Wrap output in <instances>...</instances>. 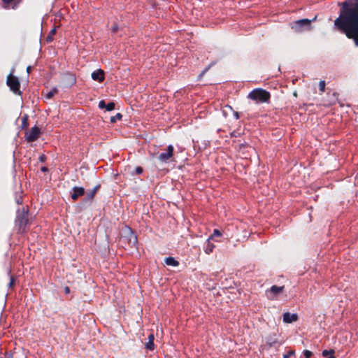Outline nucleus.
<instances>
[{
  "label": "nucleus",
  "mask_w": 358,
  "mask_h": 358,
  "mask_svg": "<svg viewBox=\"0 0 358 358\" xmlns=\"http://www.w3.org/2000/svg\"><path fill=\"white\" fill-rule=\"evenodd\" d=\"M339 15L334 20V30L338 31L358 46V0H345L338 2Z\"/></svg>",
  "instance_id": "nucleus-1"
},
{
  "label": "nucleus",
  "mask_w": 358,
  "mask_h": 358,
  "mask_svg": "<svg viewBox=\"0 0 358 358\" xmlns=\"http://www.w3.org/2000/svg\"><path fill=\"white\" fill-rule=\"evenodd\" d=\"M248 98L255 101L256 103H268L271 94L262 88H256L248 94Z\"/></svg>",
  "instance_id": "nucleus-2"
},
{
  "label": "nucleus",
  "mask_w": 358,
  "mask_h": 358,
  "mask_svg": "<svg viewBox=\"0 0 358 358\" xmlns=\"http://www.w3.org/2000/svg\"><path fill=\"white\" fill-rule=\"evenodd\" d=\"M122 240L124 243H127L130 248H138L137 235L130 227L125 226L122 229Z\"/></svg>",
  "instance_id": "nucleus-3"
},
{
  "label": "nucleus",
  "mask_w": 358,
  "mask_h": 358,
  "mask_svg": "<svg viewBox=\"0 0 358 358\" xmlns=\"http://www.w3.org/2000/svg\"><path fill=\"white\" fill-rule=\"evenodd\" d=\"M279 334L278 329L276 331L269 334L268 336L265 337V343L262 345L263 350H268L273 347L280 346L282 344V342L279 341Z\"/></svg>",
  "instance_id": "nucleus-4"
},
{
  "label": "nucleus",
  "mask_w": 358,
  "mask_h": 358,
  "mask_svg": "<svg viewBox=\"0 0 358 358\" xmlns=\"http://www.w3.org/2000/svg\"><path fill=\"white\" fill-rule=\"evenodd\" d=\"M28 211L24 210L17 211L15 218V225L18 227V231L24 232L25 231L26 226L28 223Z\"/></svg>",
  "instance_id": "nucleus-5"
},
{
  "label": "nucleus",
  "mask_w": 358,
  "mask_h": 358,
  "mask_svg": "<svg viewBox=\"0 0 358 358\" xmlns=\"http://www.w3.org/2000/svg\"><path fill=\"white\" fill-rule=\"evenodd\" d=\"M315 19L316 17H315L313 20L304 18L294 21L292 24V29L296 32H301L306 29H310L311 22L315 21Z\"/></svg>",
  "instance_id": "nucleus-6"
},
{
  "label": "nucleus",
  "mask_w": 358,
  "mask_h": 358,
  "mask_svg": "<svg viewBox=\"0 0 358 358\" xmlns=\"http://www.w3.org/2000/svg\"><path fill=\"white\" fill-rule=\"evenodd\" d=\"M6 84L10 87V90L15 94L18 95L21 94V91L20 89V83L19 79L17 76H13L12 73L8 76Z\"/></svg>",
  "instance_id": "nucleus-7"
},
{
  "label": "nucleus",
  "mask_w": 358,
  "mask_h": 358,
  "mask_svg": "<svg viewBox=\"0 0 358 358\" xmlns=\"http://www.w3.org/2000/svg\"><path fill=\"white\" fill-rule=\"evenodd\" d=\"M41 134V129L38 127H33L29 131L25 133V139L27 142L31 143L36 141Z\"/></svg>",
  "instance_id": "nucleus-8"
},
{
  "label": "nucleus",
  "mask_w": 358,
  "mask_h": 358,
  "mask_svg": "<svg viewBox=\"0 0 358 358\" xmlns=\"http://www.w3.org/2000/svg\"><path fill=\"white\" fill-rule=\"evenodd\" d=\"M174 152V148L172 145L167 147L166 151L162 152L158 155V159L161 162L167 163L169 159L173 157Z\"/></svg>",
  "instance_id": "nucleus-9"
},
{
  "label": "nucleus",
  "mask_w": 358,
  "mask_h": 358,
  "mask_svg": "<svg viewBox=\"0 0 358 358\" xmlns=\"http://www.w3.org/2000/svg\"><path fill=\"white\" fill-rule=\"evenodd\" d=\"M284 288V286H271L269 289L266 291L267 298L271 300L274 299L279 294L283 291Z\"/></svg>",
  "instance_id": "nucleus-10"
},
{
  "label": "nucleus",
  "mask_w": 358,
  "mask_h": 358,
  "mask_svg": "<svg viewBox=\"0 0 358 358\" xmlns=\"http://www.w3.org/2000/svg\"><path fill=\"white\" fill-rule=\"evenodd\" d=\"M85 194V189L83 187L74 186L72 188V192L70 193L71 198L73 201H76L79 197Z\"/></svg>",
  "instance_id": "nucleus-11"
},
{
  "label": "nucleus",
  "mask_w": 358,
  "mask_h": 358,
  "mask_svg": "<svg viewBox=\"0 0 358 358\" xmlns=\"http://www.w3.org/2000/svg\"><path fill=\"white\" fill-rule=\"evenodd\" d=\"M92 78L99 83H102L105 80V72L101 69H99L92 73Z\"/></svg>",
  "instance_id": "nucleus-12"
},
{
  "label": "nucleus",
  "mask_w": 358,
  "mask_h": 358,
  "mask_svg": "<svg viewBox=\"0 0 358 358\" xmlns=\"http://www.w3.org/2000/svg\"><path fill=\"white\" fill-rule=\"evenodd\" d=\"M283 322L285 323H292L298 320L299 317L296 313H285L282 315Z\"/></svg>",
  "instance_id": "nucleus-13"
},
{
  "label": "nucleus",
  "mask_w": 358,
  "mask_h": 358,
  "mask_svg": "<svg viewBox=\"0 0 358 358\" xmlns=\"http://www.w3.org/2000/svg\"><path fill=\"white\" fill-rule=\"evenodd\" d=\"M215 248V245L211 243V238H208L203 245L204 252L206 254L210 255L211 252H213Z\"/></svg>",
  "instance_id": "nucleus-14"
},
{
  "label": "nucleus",
  "mask_w": 358,
  "mask_h": 358,
  "mask_svg": "<svg viewBox=\"0 0 358 358\" xmlns=\"http://www.w3.org/2000/svg\"><path fill=\"white\" fill-rule=\"evenodd\" d=\"M155 336L153 334H150L148 336V341L145 343V348L148 350L152 351L155 349L154 343Z\"/></svg>",
  "instance_id": "nucleus-15"
},
{
  "label": "nucleus",
  "mask_w": 358,
  "mask_h": 358,
  "mask_svg": "<svg viewBox=\"0 0 358 358\" xmlns=\"http://www.w3.org/2000/svg\"><path fill=\"white\" fill-rule=\"evenodd\" d=\"M164 262L168 266H178L179 265V262L176 260L174 257H168L164 259Z\"/></svg>",
  "instance_id": "nucleus-16"
},
{
  "label": "nucleus",
  "mask_w": 358,
  "mask_h": 358,
  "mask_svg": "<svg viewBox=\"0 0 358 358\" xmlns=\"http://www.w3.org/2000/svg\"><path fill=\"white\" fill-rule=\"evenodd\" d=\"M3 3H4L3 8H8L9 4L11 3H13V5L12 6V8L15 9L20 3V1L17 0H2Z\"/></svg>",
  "instance_id": "nucleus-17"
},
{
  "label": "nucleus",
  "mask_w": 358,
  "mask_h": 358,
  "mask_svg": "<svg viewBox=\"0 0 358 358\" xmlns=\"http://www.w3.org/2000/svg\"><path fill=\"white\" fill-rule=\"evenodd\" d=\"M57 28L54 27L49 32L48 35L45 38V41L48 43H51L54 40V35L56 34Z\"/></svg>",
  "instance_id": "nucleus-18"
},
{
  "label": "nucleus",
  "mask_w": 358,
  "mask_h": 358,
  "mask_svg": "<svg viewBox=\"0 0 358 358\" xmlns=\"http://www.w3.org/2000/svg\"><path fill=\"white\" fill-rule=\"evenodd\" d=\"M335 351L334 350H324L322 351V356L326 358H336L334 356Z\"/></svg>",
  "instance_id": "nucleus-19"
},
{
  "label": "nucleus",
  "mask_w": 358,
  "mask_h": 358,
  "mask_svg": "<svg viewBox=\"0 0 358 358\" xmlns=\"http://www.w3.org/2000/svg\"><path fill=\"white\" fill-rule=\"evenodd\" d=\"M100 188H101V185L98 184L91 191L87 192V194L89 196V197H90L92 199H93L95 194L99 190Z\"/></svg>",
  "instance_id": "nucleus-20"
},
{
  "label": "nucleus",
  "mask_w": 358,
  "mask_h": 358,
  "mask_svg": "<svg viewBox=\"0 0 358 358\" xmlns=\"http://www.w3.org/2000/svg\"><path fill=\"white\" fill-rule=\"evenodd\" d=\"M28 120H29V116L27 114H24V115L22 117V129H27V127H28Z\"/></svg>",
  "instance_id": "nucleus-21"
},
{
  "label": "nucleus",
  "mask_w": 358,
  "mask_h": 358,
  "mask_svg": "<svg viewBox=\"0 0 358 358\" xmlns=\"http://www.w3.org/2000/svg\"><path fill=\"white\" fill-rule=\"evenodd\" d=\"M93 199H92L87 194H86V196L83 198V199L81 201V204L84 206H90L92 205Z\"/></svg>",
  "instance_id": "nucleus-22"
},
{
  "label": "nucleus",
  "mask_w": 358,
  "mask_h": 358,
  "mask_svg": "<svg viewBox=\"0 0 358 358\" xmlns=\"http://www.w3.org/2000/svg\"><path fill=\"white\" fill-rule=\"evenodd\" d=\"M58 92V90L57 88H53L52 90H51L50 92H48L46 95H45V97L46 99H52L54 95Z\"/></svg>",
  "instance_id": "nucleus-23"
},
{
  "label": "nucleus",
  "mask_w": 358,
  "mask_h": 358,
  "mask_svg": "<svg viewBox=\"0 0 358 358\" xmlns=\"http://www.w3.org/2000/svg\"><path fill=\"white\" fill-rule=\"evenodd\" d=\"M8 275L10 276V282L8 285V288H12L14 285L15 278L11 275V271H8Z\"/></svg>",
  "instance_id": "nucleus-24"
},
{
  "label": "nucleus",
  "mask_w": 358,
  "mask_h": 358,
  "mask_svg": "<svg viewBox=\"0 0 358 358\" xmlns=\"http://www.w3.org/2000/svg\"><path fill=\"white\" fill-rule=\"evenodd\" d=\"M122 118V115L120 113H117L115 116H112L110 117V122L115 123L117 120H120Z\"/></svg>",
  "instance_id": "nucleus-25"
},
{
  "label": "nucleus",
  "mask_w": 358,
  "mask_h": 358,
  "mask_svg": "<svg viewBox=\"0 0 358 358\" xmlns=\"http://www.w3.org/2000/svg\"><path fill=\"white\" fill-rule=\"evenodd\" d=\"M76 78L75 76L73 74H69L68 75V83L70 85H73L76 83Z\"/></svg>",
  "instance_id": "nucleus-26"
},
{
  "label": "nucleus",
  "mask_w": 358,
  "mask_h": 358,
  "mask_svg": "<svg viewBox=\"0 0 358 358\" xmlns=\"http://www.w3.org/2000/svg\"><path fill=\"white\" fill-rule=\"evenodd\" d=\"M115 108V103L113 101H110L106 103V110L107 111H112Z\"/></svg>",
  "instance_id": "nucleus-27"
},
{
  "label": "nucleus",
  "mask_w": 358,
  "mask_h": 358,
  "mask_svg": "<svg viewBox=\"0 0 358 358\" xmlns=\"http://www.w3.org/2000/svg\"><path fill=\"white\" fill-rule=\"evenodd\" d=\"M222 236V233L219 229H215L212 235L209 236L211 238V240L214 238V237H220Z\"/></svg>",
  "instance_id": "nucleus-28"
},
{
  "label": "nucleus",
  "mask_w": 358,
  "mask_h": 358,
  "mask_svg": "<svg viewBox=\"0 0 358 358\" xmlns=\"http://www.w3.org/2000/svg\"><path fill=\"white\" fill-rule=\"evenodd\" d=\"M325 81L320 80L319 83V90L322 92H324L325 90Z\"/></svg>",
  "instance_id": "nucleus-29"
},
{
  "label": "nucleus",
  "mask_w": 358,
  "mask_h": 358,
  "mask_svg": "<svg viewBox=\"0 0 358 358\" xmlns=\"http://www.w3.org/2000/svg\"><path fill=\"white\" fill-rule=\"evenodd\" d=\"M134 172L137 175H140L143 172V169L141 166H136Z\"/></svg>",
  "instance_id": "nucleus-30"
},
{
  "label": "nucleus",
  "mask_w": 358,
  "mask_h": 358,
  "mask_svg": "<svg viewBox=\"0 0 358 358\" xmlns=\"http://www.w3.org/2000/svg\"><path fill=\"white\" fill-rule=\"evenodd\" d=\"M106 103L104 100H101L99 102V108L103 109V108H106Z\"/></svg>",
  "instance_id": "nucleus-31"
},
{
  "label": "nucleus",
  "mask_w": 358,
  "mask_h": 358,
  "mask_svg": "<svg viewBox=\"0 0 358 358\" xmlns=\"http://www.w3.org/2000/svg\"><path fill=\"white\" fill-rule=\"evenodd\" d=\"M303 354L305 357H310L313 355V352L308 350H303Z\"/></svg>",
  "instance_id": "nucleus-32"
},
{
  "label": "nucleus",
  "mask_w": 358,
  "mask_h": 358,
  "mask_svg": "<svg viewBox=\"0 0 358 358\" xmlns=\"http://www.w3.org/2000/svg\"><path fill=\"white\" fill-rule=\"evenodd\" d=\"M294 350H289L287 354L283 355V358H289L291 356L294 355Z\"/></svg>",
  "instance_id": "nucleus-33"
},
{
  "label": "nucleus",
  "mask_w": 358,
  "mask_h": 358,
  "mask_svg": "<svg viewBox=\"0 0 358 358\" xmlns=\"http://www.w3.org/2000/svg\"><path fill=\"white\" fill-rule=\"evenodd\" d=\"M241 132H239L238 131H234L231 133V137H239L241 136Z\"/></svg>",
  "instance_id": "nucleus-34"
},
{
  "label": "nucleus",
  "mask_w": 358,
  "mask_h": 358,
  "mask_svg": "<svg viewBox=\"0 0 358 358\" xmlns=\"http://www.w3.org/2000/svg\"><path fill=\"white\" fill-rule=\"evenodd\" d=\"M46 159H47V157L44 154H42L38 157V160L41 162H45L46 161Z\"/></svg>",
  "instance_id": "nucleus-35"
},
{
  "label": "nucleus",
  "mask_w": 358,
  "mask_h": 358,
  "mask_svg": "<svg viewBox=\"0 0 358 358\" xmlns=\"http://www.w3.org/2000/svg\"><path fill=\"white\" fill-rule=\"evenodd\" d=\"M213 65V64H209L208 66H206L202 71H203V73H206L209 69Z\"/></svg>",
  "instance_id": "nucleus-36"
},
{
  "label": "nucleus",
  "mask_w": 358,
  "mask_h": 358,
  "mask_svg": "<svg viewBox=\"0 0 358 358\" xmlns=\"http://www.w3.org/2000/svg\"><path fill=\"white\" fill-rule=\"evenodd\" d=\"M213 65V64H209L208 66H206L202 71H203V73H206L209 69Z\"/></svg>",
  "instance_id": "nucleus-37"
},
{
  "label": "nucleus",
  "mask_w": 358,
  "mask_h": 358,
  "mask_svg": "<svg viewBox=\"0 0 358 358\" xmlns=\"http://www.w3.org/2000/svg\"><path fill=\"white\" fill-rule=\"evenodd\" d=\"M41 171L43 173H47L49 171V169L47 166H42Z\"/></svg>",
  "instance_id": "nucleus-38"
},
{
  "label": "nucleus",
  "mask_w": 358,
  "mask_h": 358,
  "mask_svg": "<svg viewBox=\"0 0 358 358\" xmlns=\"http://www.w3.org/2000/svg\"><path fill=\"white\" fill-rule=\"evenodd\" d=\"M64 293H65L66 294H69V293H70V292H71L70 288H69L68 286H66V287H64Z\"/></svg>",
  "instance_id": "nucleus-39"
},
{
  "label": "nucleus",
  "mask_w": 358,
  "mask_h": 358,
  "mask_svg": "<svg viewBox=\"0 0 358 358\" xmlns=\"http://www.w3.org/2000/svg\"><path fill=\"white\" fill-rule=\"evenodd\" d=\"M117 30H118V27H117V25H114V26L112 27V31H113V32L115 33Z\"/></svg>",
  "instance_id": "nucleus-40"
},
{
  "label": "nucleus",
  "mask_w": 358,
  "mask_h": 358,
  "mask_svg": "<svg viewBox=\"0 0 358 358\" xmlns=\"http://www.w3.org/2000/svg\"><path fill=\"white\" fill-rule=\"evenodd\" d=\"M234 117H235V118H236V120L239 119V117H240V116H239V113H238V112H236V111H234Z\"/></svg>",
  "instance_id": "nucleus-41"
},
{
  "label": "nucleus",
  "mask_w": 358,
  "mask_h": 358,
  "mask_svg": "<svg viewBox=\"0 0 358 358\" xmlns=\"http://www.w3.org/2000/svg\"><path fill=\"white\" fill-rule=\"evenodd\" d=\"M32 67L31 66H29L27 67V72L29 74L31 71Z\"/></svg>",
  "instance_id": "nucleus-42"
},
{
  "label": "nucleus",
  "mask_w": 358,
  "mask_h": 358,
  "mask_svg": "<svg viewBox=\"0 0 358 358\" xmlns=\"http://www.w3.org/2000/svg\"><path fill=\"white\" fill-rule=\"evenodd\" d=\"M205 73H203V71L199 75L198 80H201V78L204 76Z\"/></svg>",
  "instance_id": "nucleus-43"
},
{
  "label": "nucleus",
  "mask_w": 358,
  "mask_h": 358,
  "mask_svg": "<svg viewBox=\"0 0 358 358\" xmlns=\"http://www.w3.org/2000/svg\"><path fill=\"white\" fill-rule=\"evenodd\" d=\"M245 146H246V143H241V144L240 145V148L241 149V148H245Z\"/></svg>",
  "instance_id": "nucleus-44"
},
{
  "label": "nucleus",
  "mask_w": 358,
  "mask_h": 358,
  "mask_svg": "<svg viewBox=\"0 0 358 358\" xmlns=\"http://www.w3.org/2000/svg\"><path fill=\"white\" fill-rule=\"evenodd\" d=\"M16 202H17L18 204L22 203V199H17L16 200Z\"/></svg>",
  "instance_id": "nucleus-45"
},
{
  "label": "nucleus",
  "mask_w": 358,
  "mask_h": 358,
  "mask_svg": "<svg viewBox=\"0 0 358 358\" xmlns=\"http://www.w3.org/2000/svg\"><path fill=\"white\" fill-rule=\"evenodd\" d=\"M304 358H310V357H304Z\"/></svg>",
  "instance_id": "nucleus-46"
}]
</instances>
